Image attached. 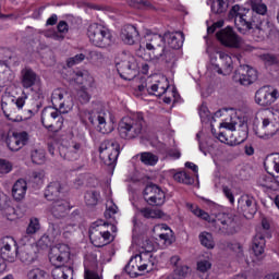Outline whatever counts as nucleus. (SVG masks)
<instances>
[{
    "label": "nucleus",
    "mask_w": 279,
    "mask_h": 279,
    "mask_svg": "<svg viewBox=\"0 0 279 279\" xmlns=\"http://www.w3.org/2000/svg\"><path fill=\"white\" fill-rule=\"evenodd\" d=\"M120 38L124 45H136L141 40V34L136 26L126 24L121 28Z\"/></svg>",
    "instance_id": "nucleus-18"
},
{
    "label": "nucleus",
    "mask_w": 279,
    "mask_h": 279,
    "mask_svg": "<svg viewBox=\"0 0 279 279\" xmlns=\"http://www.w3.org/2000/svg\"><path fill=\"white\" fill-rule=\"evenodd\" d=\"M222 191H223V194L226 195V197L229 199V202L231 204H234V194H232V190H230V187H228V186H223Z\"/></svg>",
    "instance_id": "nucleus-61"
},
{
    "label": "nucleus",
    "mask_w": 279,
    "mask_h": 279,
    "mask_svg": "<svg viewBox=\"0 0 279 279\" xmlns=\"http://www.w3.org/2000/svg\"><path fill=\"white\" fill-rule=\"evenodd\" d=\"M211 2V12L214 14H223L227 12L228 7L230 5V0H208V3Z\"/></svg>",
    "instance_id": "nucleus-31"
},
{
    "label": "nucleus",
    "mask_w": 279,
    "mask_h": 279,
    "mask_svg": "<svg viewBox=\"0 0 279 279\" xmlns=\"http://www.w3.org/2000/svg\"><path fill=\"white\" fill-rule=\"evenodd\" d=\"M48 151L50 156H56V149H58L60 146H58V142H48Z\"/></svg>",
    "instance_id": "nucleus-62"
},
{
    "label": "nucleus",
    "mask_w": 279,
    "mask_h": 279,
    "mask_svg": "<svg viewBox=\"0 0 279 279\" xmlns=\"http://www.w3.org/2000/svg\"><path fill=\"white\" fill-rule=\"evenodd\" d=\"M265 233L257 232L253 239L252 252L258 258V256H263L265 254Z\"/></svg>",
    "instance_id": "nucleus-27"
},
{
    "label": "nucleus",
    "mask_w": 279,
    "mask_h": 279,
    "mask_svg": "<svg viewBox=\"0 0 279 279\" xmlns=\"http://www.w3.org/2000/svg\"><path fill=\"white\" fill-rule=\"evenodd\" d=\"M101 226H109L108 222L104 220L97 221L89 229V240L95 245V247H104L110 243V231H101Z\"/></svg>",
    "instance_id": "nucleus-11"
},
{
    "label": "nucleus",
    "mask_w": 279,
    "mask_h": 279,
    "mask_svg": "<svg viewBox=\"0 0 279 279\" xmlns=\"http://www.w3.org/2000/svg\"><path fill=\"white\" fill-rule=\"evenodd\" d=\"M216 38L223 45V47H229L231 49H239L241 47V43L243 39L232 26H227L226 28H221L216 33Z\"/></svg>",
    "instance_id": "nucleus-10"
},
{
    "label": "nucleus",
    "mask_w": 279,
    "mask_h": 279,
    "mask_svg": "<svg viewBox=\"0 0 279 279\" xmlns=\"http://www.w3.org/2000/svg\"><path fill=\"white\" fill-rule=\"evenodd\" d=\"M146 49L153 51L154 57L157 60H161L166 64H175V50L168 48L162 41V35L154 34L149 38V43L146 44Z\"/></svg>",
    "instance_id": "nucleus-4"
},
{
    "label": "nucleus",
    "mask_w": 279,
    "mask_h": 279,
    "mask_svg": "<svg viewBox=\"0 0 279 279\" xmlns=\"http://www.w3.org/2000/svg\"><path fill=\"white\" fill-rule=\"evenodd\" d=\"M27 279H49V272L40 268H33L26 274Z\"/></svg>",
    "instance_id": "nucleus-38"
},
{
    "label": "nucleus",
    "mask_w": 279,
    "mask_h": 279,
    "mask_svg": "<svg viewBox=\"0 0 279 279\" xmlns=\"http://www.w3.org/2000/svg\"><path fill=\"white\" fill-rule=\"evenodd\" d=\"M144 199L149 206H162L165 204V192L155 183H148L144 190Z\"/></svg>",
    "instance_id": "nucleus-13"
},
{
    "label": "nucleus",
    "mask_w": 279,
    "mask_h": 279,
    "mask_svg": "<svg viewBox=\"0 0 279 279\" xmlns=\"http://www.w3.org/2000/svg\"><path fill=\"white\" fill-rule=\"evenodd\" d=\"M32 162L34 165L45 163V150L44 149H34L31 153Z\"/></svg>",
    "instance_id": "nucleus-41"
},
{
    "label": "nucleus",
    "mask_w": 279,
    "mask_h": 279,
    "mask_svg": "<svg viewBox=\"0 0 279 279\" xmlns=\"http://www.w3.org/2000/svg\"><path fill=\"white\" fill-rule=\"evenodd\" d=\"M37 247H39V250H49V247H53L51 246V238H49V235L44 234L37 242Z\"/></svg>",
    "instance_id": "nucleus-47"
},
{
    "label": "nucleus",
    "mask_w": 279,
    "mask_h": 279,
    "mask_svg": "<svg viewBox=\"0 0 279 279\" xmlns=\"http://www.w3.org/2000/svg\"><path fill=\"white\" fill-rule=\"evenodd\" d=\"M63 226L64 222H62V220L50 218L48 221V232L52 234V236H60Z\"/></svg>",
    "instance_id": "nucleus-32"
},
{
    "label": "nucleus",
    "mask_w": 279,
    "mask_h": 279,
    "mask_svg": "<svg viewBox=\"0 0 279 279\" xmlns=\"http://www.w3.org/2000/svg\"><path fill=\"white\" fill-rule=\"evenodd\" d=\"M143 128H145L143 113L122 118L118 124L119 136L126 141H132V138H136L140 134H143Z\"/></svg>",
    "instance_id": "nucleus-3"
},
{
    "label": "nucleus",
    "mask_w": 279,
    "mask_h": 279,
    "mask_svg": "<svg viewBox=\"0 0 279 279\" xmlns=\"http://www.w3.org/2000/svg\"><path fill=\"white\" fill-rule=\"evenodd\" d=\"M141 215L146 219H162L165 213L160 209H149V208H142L140 209Z\"/></svg>",
    "instance_id": "nucleus-36"
},
{
    "label": "nucleus",
    "mask_w": 279,
    "mask_h": 279,
    "mask_svg": "<svg viewBox=\"0 0 279 279\" xmlns=\"http://www.w3.org/2000/svg\"><path fill=\"white\" fill-rule=\"evenodd\" d=\"M53 279H73V267L71 266H54L51 270Z\"/></svg>",
    "instance_id": "nucleus-28"
},
{
    "label": "nucleus",
    "mask_w": 279,
    "mask_h": 279,
    "mask_svg": "<svg viewBox=\"0 0 279 279\" xmlns=\"http://www.w3.org/2000/svg\"><path fill=\"white\" fill-rule=\"evenodd\" d=\"M49 260L53 267L66 266V263L71 260V248L66 244L50 247Z\"/></svg>",
    "instance_id": "nucleus-9"
},
{
    "label": "nucleus",
    "mask_w": 279,
    "mask_h": 279,
    "mask_svg": "<svg viewBox=\"0 0 279 279\" xmlns=\"http://www.w3.org/2000/svg\"><path fill=\"white\" fill-rule=\"evenodd\" d=\"M13 134L15 135V137L19 141L20 147H25V145H27L28 141H29V134L26 131L23 132H13Z\"/></svg>",
    "instance_id": "nucleus-46"
},
{
    "label": "nucleus",
    "mask_w": 279,
    "mask_h": 279,
    "mask_svg": "<svg viewBox=\"0 0 279 279\" xmlns=\"http://www.w3.org/2000/svg\"><path fill=\"white\" fill-rule=\"evenodd\" d=\"M140 10H156L154 3L149 0H141L140 2Z\"/></svg>",
    "instance_id": "nucleus-59"
},
{
    "label": "nucleus",
    "mask_w": 279,
    "mask_h": 279,
    "mask_svg": "<svg viewBox=\"0 0 279 279\" xmlns=\"http://www.w3.org/2000/svg\"><path fill=\"white\" fill-rule=\"evenodd\" d=\"M41 123L46 130H53V128H62L64 123V118L58 109L53 107H45L41 111Z\"/></svg>",
    "instance_id": "nucleus-12"
},
{
    "label": "nucleus",
    "mask_w": 279,
    "mask_h": 279,
    "mask_svg": "<svg viewBox=\"0 0 279 279\" xmlns=\"http://www.w3.org/2000/svg\"><path fill=\"white\" fill-rule=\"evenodd\" d=\"M117 71L122 80L131 82L141 73L138 60L132 54H122L121 60L116 62Z\"/></svg>",
    "instance_id": "nucleus-5"
},
{
    "label": "nucleus",
    "mask_w": 279,
    "mask_h": 279,
    "mask_svg": "<svg viewBox=\"0 0 279 279\" xmlns=\"http://www.w3.org/2000/svg\"><path fill=\"white\" fill-rule=\"evenodd\" d=\"M217 53L219 56V63L214 64V66L218 69L217 73H219V75H223L222 69H225L226 71H232V57L223 51H218Z\"/></svg>",
    "instance_id": "nucleus-26"
},
{
    "label": "nucleus",
    "mask_w": 279,
    "mask_h": 279,
    "mask_svg": "<svg viewBox=\"0 0 279 279\" xmlns=\"http://www.w3.org/2000/svg\"><path fill=\"white\" fill-rule=\"evenodd\" d=\"M263 129L267 136H276V133L279 131V111L272 113L271 118L263 120Z\"/></svg>",
    "instance_id": "nucleus-23"
},
{
    "label": "nucleus",
    "mask_w": 279,
    "mask_h": 279,
    "mask_svg": "<svg viewBox=\"0 0 279 279\" xmlns=\"http://www.w3.org/2000/svg\"><path fill=\"white\" fill-rule=\"evenodd\" d=\"M0 213L5 217L14 214V207L10 206V203L5 201V198L1 197L0 194Z\"/></svg>",
    "instance_id": "nucleus-42"
},
{
    "label": "nucleus",
    "mask_w": 279,
    "mask_h": 279,
    "mask_svg": "<svg viewBox=\"0 0 279 279\" xmlns=\"http://www.w3.org/2000/svg\"><path fill=\"white\" fill-rule=\"evenodd\" d=\"M191 210L193 215L199 217V219L211 223L215 232H217L218 234H234V228L236 226V222H234V216L232 214H218L216 218L213 219L210 218V215H208V213L204 211L198 207L191 205Z\"/></svg>",
    "instance_id": "nucleus-2"
},
{
    "label": "nucleus",
    "mask_w": 279,
    "mask_h": 279,
    "mask_svg": "<svg viewBox=\"0 0 279 279\" xmlns=\"http://www.w3.org/2000/svg\"><path fill=\"white\" fill-rule=\"evenodd\" d=\"M269 228H270L269 222L264 219L262 220V229H259V231L257 232H262L264 234V238L267 236V239H271V234L267 232Z\"/></svg>",
    "instance_id": "nucleus-56"
},
{
    "label": "nucleus",
    "mask_w": 279,
    "mask_h": 279,
    "mask_svg": "<svg viewBox=\"0 0 279 279\" xmlns=\"http://www.w3.org/2000/svg\"><path fill=\"white\" fill-rule=\"evenodd\" d=\"M25 99H27V95L25 94L16 99L15 106L19 108V110H21L25 106Z\"/></svg>",
    "instance_id": "nucleus-64"
},
{
    "label": "nucleus",
    "mask_w": 279,
    "mask_h": 279,
    "mask_svg": "<svg viewBox=\"0 0 279 279\" xmlns=\"http://www.w3.org/2000/svg\"><path fill=\"white\" fill-rule=\"evenodd\" d=\"M77 98H78V101H81L82 104H88V101H90V94H88V90H86V87L82 86L77 90Z\"/></svg>",
    "instance_id": "nucleus-49"
},
{
    "label": "nucleus",
    "mask_w": 279,
    "mask_h": 279,
    "mask_svg": "<svg viewBox=\"0 0 279 279\" xmlns=\"http://www.w3.org/2000/svg\"><path fill=\"white\" fill-rule=\"evenodd\" d=\"M58 149H59V156H61L63 160L73 161L80 158V149H82V144L75 143L70 146L60 145Z\"/></svg>",
    "instance_id": "nucleus-21"
},
{
    "label": "nucleus",
    "mask_w": 279,
    "mask_h": 279,
    "mask_svg": "<svg viewBox=\"0 0 279 279\" xmlns=\"http://www.w3.org/2000/svg\"><path fill=\"white\" fill-rule=\"evenodd\" d=\"M121 146L116 141L106 140L99 146V157L100 160L107 167L114 171L117 167V160L119 159V154H121Z\"/></svg>",
    "instance_id": "nucleus-6"
},
{
    "label": "nucleus",
    "mask_w": 279,
    "mask_h": 279,
    "mask_svg": "<svg viewBox=\"0 0 279 279\" xmlns=\"http://www.w3.org/2000/svg\"><path fill=\"white\" fill-rule=\"evenodd\" d=\"M87 36L95 47L106 49V47L112 45V34L100 24H90L87 29Z\"/></svg>",
    "instance_id": "nucleus-7"
},
{
    "label": "nucleus",
    "mask_w": 279,
    "mask_h": 279,
    "mask_svg": "<svg viewBox=\"0 0 279 279\" xmlns=\"http://www.w3.org/2000/svg\"><path fill=\"white\" fill-rule=\"evenodd\" d=\"M69 210H71V206L69 202L64 199L53 201L50 207V213L52 215V219L61 220L69 215Z\"/></svg>",
    "instance_id": "nucleus-19"
},
{
    "label": "nucleus",
    "mask_w": 279,
    "mask_h": 279,
    "mask_svg": "<svg viewBox=\"0 0 279 279\" xmlns=\"http://www.w3.org/2000/svg\"><path fill=\"white\" fill-rule=\"evenodd\" d=\"M278 99V92L269 86H263L255 93V104L267 108Z\"/></svg>",
    "instance_id": "nucleus-16"
},
{
    "label": "nucleus",
    "mask_w": 279,
    "mask_h": 279,
    "mask_svg": "<svg viewBox=\"0 0 279 279\" xmlns=\"http://www.w3.org/2000/svg\"><path fill=\"white\" fill-rule=\"evenodd\" d=\"M40 230V222L38 221V218L31 219L29 225L26 229L27 234H36Z\"/></svg>",
    "instance_id": "nucleus-48"
},
{
    "label": "nucleus",
    "mask_w": 279,
    "mask_h": 279,
    "mask_svg": "<svg viewBox=\"0 0 279 279\" xmlns=\"http://www.w3.org/2000/svg\"><path fill=\"white\" fill-rule=\"evenodd\" d=\"M141 254H137L133 256L130 262L125 265L124 271L130 276L131 278H138V276H142L141 272H138V264H136V260H142Z\"/></svg>",
    "instance_id": "nucleus-30"
},
{
    "label": "nucleus",
    "mask_w": 279,
    "mask_h": 279,
    "mask_svg": "<svg viewBox=\"0 0 279 279\" xmlns=\"http://www.w3.org/2000/svg\"><path fill=\"white\" fill-rule=\"evenodd\" d=\"M84 197L86 206H97V204H99L101 194L99 191L90 190L85 193Z\"/></svg>",
    "instance_id": "nucleus-34"
},
{
    "label": "nucleus",
    "mask_w": 279,
    "mask_h": 279,
    "mask_svg": "<svg viewBox=\"0 0 279 279\" xmlns=\"http://www.w3.org/2000/svg\"><path fill=\"white\" fill-rule=\"evenodd\" d=\"M173 179L175 180V182H181L182 184H187V186L195 184V179H193V177H191V174H189L184 171L177 172L173 175Z\"/></svg>",
    "instance_id": "nucleus-37"
},
{
    "label": "nucleus",
    "mask_w": 279,
    "mask_h": 279,
    "mask_svg": "<svg viewBox=\"0 0 279 279\" xmlns=\"http://www.w3.org/2000/svg\"><path fill=\"white\" fill-rule=\"evenodd\" d=\"M0 254L1 258L9 263H14L16 256H19V246L16 241L12 238H3L0 242Z\"/></svg>",
    "instance_id": "nucleus-15"
},
{
    "label": "nucleus",
    "mask_w": 279,
    "mask_h": 279,
    "mask_svg": "<svg viewBox=\"0 0 279 279\" xmlns=\"http://www.w3.org/2000/svg\"><path fill=\"white\" fill-rule=\"evenodd\" d=\"M57 29L59 34H69V24L66 21H60L57 25Z\"/></svg>",
    "instance_id": "nucleus-58"
},
{
    "label": "nucleus",
    "mask_w": 279,
    "mask_h": 279,
    "mask_svg": "<svg viewBox=\"0 0 279 279\" xmlns=\"http://www.w3.org/2000/svg\"><path fill=\"white\" fill-rule=\"evenodd\" d=\"M16 258L24 263V265H32L36 260V250L32 244L17 247Z\"/></svg>",
    "instance_id": "nucleus-22"
},
{
    "label": "nucleus",
    "mask_w": 279,
    "mask_h": 279,
    "mask_svg": "<svg viewBox=\"0 0 279 279\" xmlns=\"http://www.w3.org/2000/svg\"><path fill=\"white\" fill-rule=\"evenodd\" d=\"M84 118L89 120L92 125L98 123V131L100 134H110L114 130V126L110 123H106V118L96 111H84Z\"/></svg>",
    "instance_id": "nucleus-17"
},
{
    "label": "nucleus",
    "mask_w": 279,
    "mask_h": 279,
    "mask_svg": "<svg viewBox=\"0 0 279 279\" xmlns=\"http://www.w3.org/2000/svg\"><path fill=\"white\" fill-rule=\"evenodd\" d=\"M60 193H62V184L59 181H52L47 185L44 196L48 202H57Z\"/></svg>",
    "instance_id": "nucleus-25"
},
{
    "label": "nucleus",
    "mask_w": 279,
    "mask_h": 279,
    "mask_svg": "<svg viewBox=\"0 0 279 279\" xmlns=\"http://www.w3.org/2000/svg\"><path fill=\"white\" fill-rule=\"evenodd\" d=\"M258 80V71L250 65H240L233 72L232 81L240 86H251Z\"/></svg>",
    "instance_id": "nucleus-8"
},
{
    "label": "nucleus",
    "mask_w": 279,
    "mask_h": 279,
    "mask_svg": "<svg viewBox=\"0 0 279 279\" xmlns=\"http://www.w3.org/2000/svg\"><path fill=\"white\" fill-rule=\"evenodd\" d=\"M213 268V263L208 259H201L196 264V269L199 274H203L202 279L208 278V271Z\"/></svg>",
    "instance_id": "nucleus-35"
},
{
    "label": "nucleus",
    "mask_w": 279,
    "mask_h": 279,
    "mask_svg": "<svg viewBox=\"0 0 279 279\" xmlns=\"http://www.w3.org/2000/svg\"><path fill=\"white\" fill-rule=\"evenodd\" d=\"M141 161L143 162V165L154 167L155 165L158 163V156L154 155V153H142Z\"/></svg>",
    "instance_id": "nucleus-39"
},
{
    "label": "nucleus",
    "mask_w": 279,
    "mask_h": 279,
    "mask_svg": "<svg viewBox=\"0 0 279 279\" xmlns=\"http://www.w3.org/2000/svg\"><path fill=\"white\" fill-rule=\"evenodd\" d=\"M5 143L10 151H19L20 149H22L21 144L19 143V140L16 138V135H14V133L7 136Z\"/></svg>",
    "instance_id": "nucleus-40"
},
{
    "label": "nucleus",
    "mask_w": 279,
    "mask_h": 279,
    "mask_svg": "<svg viewBox=\"0 0 279 279\" xmlns=\"http://www.w3.org/2000/svg\"><path fill=\"white\" fill-rule=\"evenodd\" d=\"M25 193H27V182H25L23 179H19L12 187L13 198L16 202H21V199L25 197Z\"/></svg>",
    "instance_id": "nucleus-29"
},
{
    "label": "nucleus",
    "mask_w": 279,
    "mask_h": 279,
    "mask_svg": "<svg viewBox=\"0 0 279 279\" xmlns=\"http://www.w3.org/2000/svg\"><path fill=\"white\" fill-rule=\"evenodd\" d=\"M251 10L241 8V5L235 4L231 8L228 13V19L231 21L234 19V24L236 27L241 25L246 27V29H258L262 40L265 39V29H271L274 24L269 21L267 16V4L263 0H250Z\"/></svg>",
    "instance_id": "nucleus-1"
},
{
    "label": "nucleus",
    "mask_w": 279,
    "mask_h": 279,
    "mask_svg": "<svg viewBox=\"0 0 279 279\" xmlns=\"http://www.w3.org/2000/svg\"><path fill=\"white\" fill-rule=\"evenodd\" d=\"M238 210L246 219H253L258 213V201L251 195L241 196L238 201Z\"/></svg>",
    "instance_id": "nucleus-14"
},
{
    "label": "nucleus",
    "mask_w": 279,
    "mask_h": 279,
    "mask_svg": "<svg viewBox=\"0 0 279 279\" xmlns=\"http://www.w3.org/2000/svg\"><path fill=\"white\" fill-rule=\"evenodd\" d=\"M142 248L146 254H151V252H154V242L146 238L143 242Z\"/></svg>",
    "instance_id": "nucleus-55"
},
{
    "label": "nucleus",
    "mask_w": 279,
    "mask_h": 279,
    "mask_svg": "<svg viewBox=\"0 0 279 279\" xmlns=\"http://www.w3.org/2000/svg\"><path fill=\"white\" fill-rule=\"evenodd\" d=\"M119 213V207L111 201L107 204V210L105 211V217L112 219V215H117Z\"/></svg>",
    "instance_id": "nucleus-52"
},
{
    "label": "nucleus",
    "mask_w": 279,
    "mask_h": 279,
    "mask_svg": "<svg viewBox=\"0 0 279 279\" xmlns=\"http://www.w3.org/2000/svg\"><path fill=\"white\" fill-rule=\"evenodd\" d=\"M162 43L168 45V49H172V51H178L181 49L182 45H184V34L182 33H165L161 36Z\"/></svg>",
    "instance_id": "nucleus-20"
},
{
    "label": "nucleus",
    "mask_w": 279,
    "mask_h": 279,
    "mask_svg": "<svg viewBox=\"0 0 279 279\" xmlns=\"http://www.w3.org/2000/svg\"><path fill=\"white\" fill-rule=\"evenodd\" d=\"M148 95H156V97H162L167 93V88L158 86V84H153L150 87L146 88Z\"/></svg>",
    "instance_id": "nucleus-44"
},
{
    "label": "nucleus",
    "mask_w": 279,
    "mask_h": 279,
    "mask_svg": "<svg viewBox=\"0 0 279 279\" xmlns=\"http://www.w3.org/2000/svg\"><path fill=\"white\" fill-rule=\"evenodd\" d=\"M263 60L266 64H268V66H271L274 64H279L278 54L266 53L263 56Z\"/></svg>",
    "instance_id": "nucleus-50"
},
{
    "label": "nucleus",
    "mask_w": 279,
    "mask_h": 279,
    "mask_svg": "<svg viewBox=\"0 0 279 279\" xmlns=\"http://www.w3.org/2000/svg\"><path fill=\"white\" fill-rule=\"evenodd\" d=\"M190 268L186 265H181L174 269V275L178 276V279H184L189 276Z\"/></svg>",
    "instance_id": "nucleus-51"
},
{
    "label": "nucleus",
    "mask_w": 279,
    "mask_h": 279,
    "mask_svg": "<svg viewBox=\"0 0 279 279\" xmlns=\"http://www.w3.org/2000/svg\"><path fill=\"white\" fill-rule=\"evenodd\" d=\"M239 128L241 129V134L243 136L242 142H243V141H245V138H247V134L250 132V129H248L246 122H240Z\"/></svg>",
    "instance_id": "nucleus-60"
},
{
    "label": "nucleus",
    "mask_w": 279,
    "mask_h": 279,
    "mask_svg": "<svg viewBox=\"0 0 279 279\" xmlns=\"http://www.w3.org/2000/svg\"><path fill=\"white\" fill-rule=\"evenodd\" d=\"M198 240L201 245L206 247V250H215V238L213 236V233L206 231L201 232Z\"/></svg>",
    "instance_id": "nucleus-33"
},
{
    "label": "nucleus",
    "mask_w": 279,
    "mask_h": 279,
    "mask_svg": "<svg viewBox=\"0 0 279 279\" xmlns=\"http://www.w3.org/2000/svg\"><path fill=\"white\" fill-rule=\"evenodd\" d=\"M276 182V177L275 175H267V174H262L258 179V184L259 186H263L264 189H271V183Z\"/></svg>",
    "instance_id": "nucleus-43"
},
{
    "label": "nucleus",
    "mask_w": 279,
    "mask_h": 279,
    "mask_svg": "<svg viewBox=\"0 0 279 279\" xmlns=\"http://www.w3.org/2000/svg\"><path fill=\"white\" fill-rule=\"evenodd\" d=\"M73 81L76 84H84V72H82V71L75 72V74L73 76Z\"/></svg>",
    "instance_id": "nucleus-63"
},
{
    "label": "nucleus",
    "mask_w": 279,
    "mask_h": 279,
    "mask_svg": "<svg viewBox=\"0 0 279 279\" xmlns=\"http://www.w3.org/2000/svg\"><path fill=\"white\" fill-rule=\"evenodd\" d=\"M84 278L85 279H101V277L99 276V274H97V271L92 270L86 267H85Z\"/></svg>",
    "instance_id": "nucleus-57"
},
{
    "label": "nucleus",
    "mask_w": 279,
    "mask_h": 279,
    "mask_svg": "<svg viewBox=\"0 0 279 279\" xmlns=\"http://www.w3.org/2000/svg\"><path fill=\"white\" fill-rule=\"evenodd\" d=\"M86 60V54L84 53H78L74 57H71L66 60V66L71 69L72 66H75V64H80L81 62H84Z\"/></svg>",
    "instance_id": "nucleus-45"
},
{
    "label": "nucleus",
    "mask_w": 279,
    "mask_h": 279,
    "mask_svg": "<svg viewBox=\"0 0 279 279\" xmlns=\"http://www.w3.org/2000/svg\"><path fill=\"white\" fill-rule=\"evenodd\" d=\"M62 99H64V93H62L61 90H56L52 95V101H56V104H58V101H59L60 110H62V108H64V106H65V104H64V101H62Z\"/></svg>",
    "instance_id": "nucleus-53"
},
{
    "label": "nucleus",
    "mask_w": 279,
    "mask_h": 279,
    "mask_svg": "<svg viewBox=\"0 0 279 279\" xmlns=\"http://www.w3.org/2000/svg\"><path fill=\"white\" fill-rule=\"evenodd\" d=\"M38 80V74L31 68H24L21 71V84L23 88H32V86H36Z\"/></svg>",
    "instance_id": "nucleus-24"
},
{
    "label": "nucleus",
    "mask_w": 279,
    "mask_h": 279,
    "mask_svg": "<svg viewBox=\"0 0 279 279\" xmlns=\"http://www.w3.org/2000/svg\"><path fill=\"white\" fill-rule=\"evenodd\" d=\"M12 162L8 161L7 159H0V173H10V171H12Z\"/></svg>",
    "instance_id": "nucleus-54"
}]
</instances>
